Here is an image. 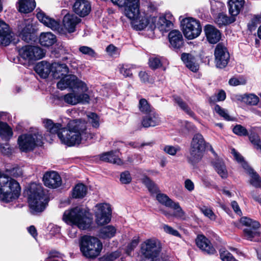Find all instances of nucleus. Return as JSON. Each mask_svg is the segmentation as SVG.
I'll return each mask as SVG.
<instances>
[{
  "mask_svg": "<svg viewBox=\"0 0 261 261\" xmlns=\"http://www.w3.org/2000/svg\"><path fill=\"white\" fill-rule=\"evenodd\" d=\"M43 123L50 134H57L62 143L68 146L79 144L82 140H92L95 137V134L86 128L85 121L80 119L70 120L66 127L60 123H54L50 119L45 120Z\"/></svg>",
  "mask_w": 261,
  "mask_h": 261,
  "instance_id": "1",
  "label": "nucleus"
},
{
  "mask_svg": "<svg viewBox=\"0 0 261 261\" xmlns=\"http://www.w3.org/2000/svg\"><path fill=\"white\" fill-rule=\"evenodd\" d=\"M6 172L7 175L0 172V200L9 202L18 198L21 188L19 183L10 178L8 175L17 177L20 176L22 172L17 165L12 167L7 166Z\"/></svg>",
  "mask_w": 261,
  "mask_h": 261,
  "instance_id": "2",
  "label": "nucleus"
},
{
  "mask_svg": "<svg viewBox=\"0 0 261 261\" xmlns=\"http://www.w3.org/2000/svg\"><path fill=\"white\" fill-rule=\"evenodd\" d=\"M63 220L71 226H76L81 229L89 228L92 222L91 216L86 209L76 206L66 210L63 215Z\"/></svg>",
  "mask_w": 261,
  "mask_h": 261,
  "instance_id": "3",
  "label": "nucleus"
},
{
  "mask_svg": "<svg viewBox=\"0 0 261 261\" xmlns=\"http://www.w3.org/2000/svg\"><path fill=\"white\" fill-rule=\"evenodd\" d=\"M208 144L201 134H195L190 143L188 162L193 165L198 163L202 159Z\"/></svg>",
  "mask_w": 261,
  "mask_h": 261,
  "instance_id": "4",
  "label": "nucleus"
},
{
  "mask_svg": "<svg viewBox=\"0 0 261 261\" xmlns=\"http://www.w3.org/2000/svg\"><path fill=\"white\" fill-rule=\"evenodd\" d=\"M47 202L42 187L40 185L32 183L29 188V203L33 212H41L45 208Z\"/></svg>",
  "mask_w": 261,
  "mask_h": 261,
  "instance_id": "5",
  "label": "nucleus"
},
{
  "mask_svg": "<svg viewBox=\"0 0 261 261\" xmlns=\"http://www.w3.org/2000/svg\"><path fill=\"white\" fill-rule=\"evenodd\" d=\"M80 246V250L85 257L94 258L99 255L102 244L96 238L84 236L81 239Z\"/></svg>",
  "mask_w": 261,
  "mask_h": 261,
  "instance_id": "6",
  "label": "nucleus"
},
{
  "mask_svg": "<svg viewBox=\"0 0 261 261\" xmlns=\"http://www.w3.org/2000/svg\"><path fill=\"white\" fill-rule=\"evenodd\" d=\"M42 136L38 132L24 134L19 136L17 143L19 149L22 152L32 151L37 146L42 144Z\"/></svg>",
  "mask_w": 261,
  "mask_h": 261,
  "instance_id": "7",
  "label": "nucleus"
},
{
  "mask_svg": "<svg viewBox=\"0 0 261 261\" xmlns=\"http://www.w3.org/2000/svg\"><path fill=\"white\" fill-rule=\"evenodd\" d=\"M161 251V246L156 240L148 239L141 244V261H156L154 259L159 256Z\"/></svg>",
  "mask_w": 261,
  "mask_h": 261,
  "instance_id": "8",
  "label": "nucleus"
},
{
  "mask_svg": "<svg viewBox=\"0 0 261 261\" xmlns=\"http://www.w3.org/2000/svg\"><path fill=\"white\" fill-rule=\"evenodd\" d=\"M181 26L185 36L188 39H193L198 37L202 31L200 22L196 19L188 17L180 21Z\"/></svg>",
  "mask_w": 261,
  "mask_h": 261,
  "instance_id": "9",
  "label": "nucleus"
},
{
  "mask_svg": "<svg viewBox=\"0 0 261 261\" xmlns=\"http://www.w3.org/2000/svg\"><path fill=\"white\" fill-rule=\"evenodd\" d=\"M57 87L62 90L68 87L81 89L83 92L88 90L84 82L79 80L75 75L68 74L61 79L57 83Z\"/></svg>",
  "mask_w": 261,
  "mask_h": 261,
  "instance_id": "10",
  "label": "nucleus"
},
{
  "mask_svg": "<svg viewBox=\"0 0 261 261\" xmlns=\"http://www.w3.org/2000/svg\"><path fill=\"white\" fill-rule=\"evenodd\" d=\"M241 223L247 227L244 229L245 238L250 241H256V238L260 235L257 230L260 226L259 223L247 217H242Z\"/></svg>",
  "mask_w": 261,
  "mask_h": 261,
  "instance_id": "11",
  "label": "nucleus"
},
{
  "mask_svg": "<svg viewBox=\"0 0 261 261\" xmlns=\"http://www.w3.org/2000/svg\"><path fill=\"white\" fill-rule=\"evenodd\" d=\"M119 7L124 8V14L128 18H135L140 6L139 0H111Z\"/></svg>",
  "mask_w": 261,
  "mask_h": 261,
  "instance_id": "12",
  "label": "nucleus"
},
{
  "mask_svg": "<svg viewBox=\"0 0 261 261\" xmlns=\"http://www.w3.org/2000/svg\"><path fill=\"white\" fill-rule=\"evenodd\" d=\"M19 55L22 59L28 61L39 60L44 56L41 48L32 45L23 46L19 50Z\"/></svg>",
  "mask_w": 261,
  "mask_h": 261,
  "instance_id": "13",
  "label": "nucleus"
},
{
  "mask_svg": "<svg viewBox=\"0 0 261 261\" xmlns=\"http://www.w3.org/2000/svg\"><path fill=\"white\" fill-rule=\"evenodd\" d=\"M139 6H138V13L134 18H129L133 21L134 28L137 30H142L145 28L147 25H149L150 28H153L154 23L157 20V17L155 16L148 17L144 13H141L140 12Z\"/></svg>",
  "mask_w": 261,
  "mask_h": 261,
  "instance_id": "14",
  "label": "nucleus"
},
{
  "mask_svg": "<svg viewBox=\"0 0 261 261\" xmlns=\"http://www.w3.org/2000/svg\"><path fill=\"white\" fill-rule=\"evenodd\" d=\"M96 221L98 225H104L108 223L111 220V208L107 203H99L96 205Z\"/></svg>",
  "mask_w": 261,
  "mask_h": 261,
  "instance_id": "15",
  "label": "nucleus"
},
{
  "mask_svg": "<svg viewBox=\"0 0 261 261\" xmlns=\"http://www.w3.org/2000/svg\"><path fill=\"white\" fill-rule=\"evenodd\" d=\"M215 62L217 67H226L229 60V54L226 47L222 43H218L215 50Z\"/></svg>",
  "mask_w": 261,
  "mask_h": 261,
  "instance_id": "16",
  "label": "nucleus"
},
{
  "mask_svg": "<svg viewBox=\"0 0 261 261\" xmlns=\"http://www.w3.org/2000/svg\"><path fill=\"white\" fill-rule=\"evenodd\" d=\"M13 33L10 27L4 21H0V45H8L12 41Z\"/></svg>",
  "mask_w": 261,
  "mask_h": 261,
  "instance_id": "17",
  "label": "nucleus"
},
{
  "mask_svg": "<svg viewBox=\"0 0 261 261\" xmlns=\"http://www.w3.org/2000/svg\"><path fill=\"white\" fill-rule=\"evenodd\" d=\"M44 185L51 188H57L62 184V179L59 174L55 171L46 172L43 176Z\"/></svg>",
  "mask_w": 261,
  "mask_h": 261,
  "instance_id": "18",
  "label": "nucleus"
},
{
  "mask_svg": "<svg viewBox=\"0 0 261 261\" xmlns=\"http://www.w3.org/2000/svg\"><path fill=\"white\" fill-rule=\"evenodd\" d=\"M197 246L202 251L208 254L216 253V250L210 241L202 234L197 236L195 240Z\"/></svg>",
  "mask_w": 261,
  "mask_h": 261,
  "instance_id": "19",
  "label": "nucleus"
},
{
  "mask_svg": "<svg viewBox=\"0 0 261 261\" xmlns=\"http://www.w3.org/2000/svg\"><path fill=\"white\" fill-rule=\"evenodd\" d=\"M160 123L161 119L154 110L145 114L141 121L143 127L146 128L155 126Z\"/></svg>",
  "mask_w": 261,
  "mask_h": 261,
  "instance_id": "20",
  "label": "nucleus"
},
{
  "mask_svg": "<svg viewBox=\"0 0 261 261\" xmlns=\"http://www.w3.org/2000/svg\"><path fill=\"white\" fill-rule=\"evenodd\" d=\"M37 11L36 16L39 21L53 30L59 31L60 29V23L58 21L49 17L46 15L44 12L40 10L37 9Z\"/></svg>",
  "mask_w": 261,
  "mask_h": 261,
  "instance_id": "21",
  "label": "nucleus"
},
{
  "mask_svg": "<svg viewBox=\"0 0 261 261\" xmlns=\"http://www.w3.org/2000/svg\"><path fill=\"white\" fill-rule=\"evenodd\" d=\"M204 32L207 40L211 44L217 43L221 39V33L212 25L206 24L205 25Z\"/></svg>",
  "mask_w": 261,
  "mask_h": 261,
  "instance_id": "22",
  "label": "nucleus"
},
{
  "mask_svg": "<svg viewBox=\"0 0 261 261\" xmlns=\"http://www.w3.org/2000/svg\"><path fill=\"white\" fill-rule=\"evenodd\" d=\"M81 20V19L75 14L68 13L64 16L63 23L65 29L69 33H73L75 31V27Z\"/></svg>",
  "mask_w": 261,
  "mask_h": 261,
  "instance_id": "23",
  "label": "nucleus"
},
{
  "mask_svg": "<svg viewBox=\"0 0 261 261\" xmlns=\"http://www.w3.org/2000/svg\"><path fill=\"white\" fill-rule=\"evenodd\" d=\"M74 12L81 17L87 16L91 11V5L87 0H77L73 5Z\"/></svg>",
  "mask_w": 261,
  "mask_h": 261,
  "instance_id": "24",
  "label": "nucleus"
},
{
  "mask_svg": "<svg viewBox=\"0 0 261 261\" xmlns=\"http://www.w3.org/2000/svg\"><path fill=\"white\" fill-rule=\"evenodd\" d=\"M170 45L173 48H180L184 45V41L182 35L178 30H172L168 35Z\"/></svg>",
  "mask_w": 261,
  "mask_h": 261,
  "instance_id": "25",
  "label": "nucleus"
},
{
  "mask_svg": "<svg viewBox=\"0 0 261 261\" xmlns=\"http://www.w3.org/2000/svg\"><path fill=\"white\" fill-rule=\"evenodd\" d=\"M172 15L170 14H166L165 16L160 17L156 23H154L153 28H158L162 32L168 31L172 27Z\"/></svg>",
  "mask_w": 261,
  "mask_h": 261,
  "instance_id": "26",
  "label": "nucleus"
},
{
  "mask_svg": "<svg viewBox=\"0 0 261 261\" xmlns=\"http://www.w3.org/2000/svg\"><path fill=\"white\" fill-rule=\"evenodd\" d=\"M68 72V67L65 64H61L59 62L52 63V74L54 79H61Z\"/></svg>",
  "mask_w": 261,
  "mask_h": 261,
  "instance_id": "27",
  "label": "nucleus"
},
{
  "mask_svg": "<svg viewBox=\"0 0 261 261\" xmlns=\"http://www.w3.org/2000/svg\"><path fill=\"white\" fill-rule=\"evenodd\" d=\"M35 70L41 77L45 79L51 72H52V64L41 61L36 65Z\"/></svg>",
  "mask_w": 261,
  "mask_h": 261,
  "instance_id": "28",
  "label": "nucleus"
},
{
  "mask_svg": "<svg viewBox=\"0 0 261 261\" xmlns=\"http://www.w3.org/2000/svg\"><path fill=\"white\" fill-rule=\"evenodd\" d=\"M181 59L186 66L193 72H196L199 69V65L196 62L195 58L191 54L183 53Z\"/></svg>",
  "mask_w": 261,
  "mask_h": 261,
  "instance_id": "29",
  "label": "nucleus"
},
{
  "mask_svg": "<svg viewBox=\"0 0 261 261\" xmlns=\"http://www.w3.org/2000/svg\"><path fill=\"white\" fill-rule=\"evenodd\" d=\"M229 14L236 18L242 9L244 0H229L228 2Z\"/></svg>",
  "mask_w": 261,
  "mask_h": 261,
  "instance_id": "30",
  "label": "nucleus"
},
{
  "mask_svg": "<svg viewBox=\"0 0 261 261\" xmlns=\"http://www.w3.org/2000/svg\"><path fill=\"white\" fill-rule=\"evenodd\" d=\"M243 167L250 176V184L256 188L260 187L261 178L258 174L245 163H243Z\"/></svg>",
  "mask_w": 261,
  "mask_h": 261,
  "instance_id": "31",
  "label": "nucleus"
},
{
  "mask_svg": "<svg viewBox=\"0 0 261 261\" xmlns=\"http://www.w3.org/2000/svg\"><path fill=\"white\" fill-rule=\"evenodd\" d=\"M57 41L56 37L50 32L42 33L39 37V42L42 46H50Z\"/></svg>",
  "mask_w": 261,
  "mask_h": 261,
  "instance_id": "32",
  "label": "nucleus"
},
{
  "mask_svg": "<svg viewBox=\"0 0 261 261\" xmlns=\"http://www.w3.org/2000/svg\"><path fill=\"white\" fill-rule=\"evenodd\" d=\"M117 152L110 151L104 153L100 155V160L101 161L113 163L114 164L121 165L122 164V160L118 158V155L115 153Z\"/></svg>",
  "mask_w": 261,
  "mask_h": 261,
  "instance_id": "33",
  "label": "nucleus"
},
{
  "mask_svg": "<svg viewBox=\"0 0 261 261\" xmlns=\"http://www.w3.org/2000/svg\"><path fill=\"white\" fill-rule=\"evenodd\" d=\"M19 11L21 13L32 12L36 6L35 0H19Z\"/></svg>",
  "mask_w": 261,
  "mask_h": 261,
  "instance_id": "34",
  "label": "nucleus"
},
{
  "mask_svg": "<svg viewBox=\"0 0 261 261\" xmlns=\"http://www.w3.org/2000/svg\"><path fill=\"white\" fill-rule=\"evenodd\" d=\"M213 164L217 173L222 178H226L227 177L228 172L223 161L221 160H217L213 162Z\"/></svg>",
  "mask_w": 261,
  "mask_h": 261,
  "instance_id": "35",
  "label": "nucleus"
},
{
  "mask_svg": "<svg viewBox=\"0 0 261 261\" xmlns=\"http://www.w3.org/2000/svg\"><path fill=\"white\" fill-rule=\"evenodd\" d=\"M235 21L236 18L234 16L231 15L228 17L226 14L221 13L215 18V22L220 27L231 23Z\"/></svg>",
  "mask_w": 261,
  "mask_h": 261,
  "instance_id": "36",
  "label": "nucleus"
},
{
  "mask_svg": "<svg viewBox=\"0 0 261 261\" xmlns=\"http://www.w3.org/2000/svg\"><path fill=\"white\" fill-rule=\"evenodd\" d=\"M114 227L108 225L101 228L99 232V237L102 239H110L114 237L116 233Z\"/></svg>",
  "mask_w": 261,
  "mask_h": 261,
  "instance_id": "37",
  "label": "nucleus"
},
{
  "mask_svg": "<svg viewBox=\"0 0 261 261\" xmlns=\"http://www.w3.org/2000/svg\"><path fill=\"white\" fill-rule=\"evenodd\" d=\"M87 192V187L82 184H79L74 188L72 196L75 198H82L86 196Z\"/></svg>",
  "mask_w": 261,
  "mask_h": 261,
  "instance_id": "38",
  "label": "nucleus"
},
{
  "mask_svg": "<svg viewBox=\"0 0 261 261\" xmlns=\"http://www.w3.org/2000/svg\"><path fill=\"white\" fill-rule=\"evenodd\" d=\"M247 136H248L249 140L254 147L261 152V140L258 135L251 130Z\"/></svg>",
  "mask_w": 261,
  "mask_h": 261,
  "instance_id": "39",
  "label": "nucleus"
},
{
  "mask_svg": "<svg viewBox=\"0 0 261 261\" xmlns=\"http://www.w3.org/2000/svg\"><path fill=\"white\" fill-rule=\"evenodd\" d=\"M0 136L2 139L7 141L13 135V132L10 127L5 122H3L0 125Z\"/></svg>",
  "mask_w": 261,
  "mask_h": 261,
  "instance_id": "40",
  "label": "nucleus"
},
{
  "mask_svg": "<svg viewBox=\"0 0 261 261\" xmlns=\"http://www.w3.org/2000/svg\"><path fill=\"white\" fill-rule=\"evenodd\" d=\"M174 101L176 102L178 106L180 108V109L185 111L188 115L190 116L193 118H195V114L190 109V108L188 107L187 103L183 101V100L179 97H175Z\"/></svg>",
  "mask_w": 261,
  "mask_h": 261,
  "instance_id": "41",
  "label": "nucleus"
},
{
  "mask_svg": "<svg viewBox=\"0 0 261 261\" xmlns=\"http://www.w3.org/2000/svg\"><path fill=\"white\" fill-rule=\"evenodd\" d=\"M170 208L173 209L174 211L173 214H172L173 216L182 220H185L186 219L185 213L182 210V208L180 207L178 202H174Z\"/></svg>",
  "mask_w": 261,
  "mask_h": 261,
  "instance_id": "42",
  "label": "nucleus"
},
{
  "mask_svg": "<svg viewBox=\"0 0 261 261\" xmlns=\"http://www.w3.org/2000/svg\"><path fill=\"white\" fill-rule=\"evenodd\" d=\"M142 182L147 188L149 191L152 193H157L158 188L155 183L147 176H144L141 179Z\"/></svg>",
  "mask_w": 261,
  "mask_h": 261,
  "instance_id": "43",
  "label": "nucleus"
},
{
  "mask_svg": "<svg viewBox=\"0 0 261 261\" xmlns=\"http://www.w3.org/2000/svg\"><path fill=\"white\" fill-rule=\"evenodd\" d=\"M240 99L242 102L250 105H256L258 102L259 99L257 96L254 94L244 95L240 96Z\"/></svg>",
  "mask_w": 261,
  "mask_h": 261,
  "instance_id": "44",
  "label": "nucleus"
},
{
  "mask_svg": "<svg viewBox=\"0 0 261 261\" xmlns=\"http://www.w3.org/2000/svg\"><path fill=\"white\" fill-rule=\"evenodd\" d=\"M135 68L133 65L122 64L119 65V72L124 77H132L133 75L132 70Z\"/></svg>",
  "mask_w": 261,
  "mask_h": 261,
  "instance_id": "45",
  "label": "nucleus"
},
{
  "mask_svg": "<svg viewBox=\"0 0 261 261\" xmlns=\"http://www.w3.org/2000/svg\"><path fill=\"white\" fill-rule=\"evenodd\" d=\"M138 108L140 112L144 114L154 110V109L150 106L146 99L141 98L140 99Z\"/></svg>",
  "mask_w": 261,
  "mask_h": 261,
  "instance_id": "46",
  "label": "nucleus"
},
{
  "mask_svg": "<svg viewBox=\"0 0 261 261\" xmlns=\"http://www.w3.org/2000/svg\"><path fill=\"white\" fill-rule=\"evenodd\" d=\"M200 212L212 221H215L217 218L216 215L213 212L212 209L206 205H202L199 207Z\"/></svg>",
  "mask_w": 261,
  "mask_h": 261,
  "instance_id": "47",
  "label": "nucleus"
},
{
  "mask_svg": "<svg viewBox=\"0 0 261 261\" xmlns=\"http://www.w3.org/2000/svg\"><path fill=\"white\" fill-rule=\"evenodd\" d=\"M156 199L160 203L168 207H170L174 202L164 194H158L156 195Z\"/></svg>",
  "mask_w": 261,
  "mask_h": 261,
  "instance_id": "48",
  "label": "nucleus"
},
{
  "mask_svg": "<svg viewBox=\"0 0 261 261\" xmlns=\"http://www.w3.org/2000/svg\"><path fill=\"white\" fill-rule=\"evenodd\" d=\"M210 3L211 5V11L213 14H216V13L222 11L224 7V4L219 1L211 0Z\"/></svg>",
  "mask_w": 261,
  "mask_h": 261,
  "instance_id": "49",
  "label": "nucleus"
},
{
  "mask_svg": "<svg viewBox=\"0 0 261 261\" xmlns=\"http://www.w3.org/2000/svg\"><path fill=\"white\" fill-rule=\"evenodd\" d=\"M64 100L67 103L71 105H75L79 103V101L76 99V95L74 93H70L66 94L64 96Z\"/></svg>",
  "mask_w": 261,
  "mask_h": 261,
  "instance_id": "50",
  "label": "nucleus"
},
{
  "mask_svg": "<svg viewBox=\"0 0 261 261\" xmlns=\"http://www.w3.org/2000/svg\"><path fill=\"white\" fill-rule=\"evenodd\" d=\"M220 256L222 261H237L230 252L223 249L220 250Z\"/></svg>",
  "mask_w": 261,
  "mask_h": 261,
  "instance_id": "51",
  "label": "nucleus"
},
{
  "mask_svg": "<svg viewBox=\"0 0 261 261\" xmlns=\"http://www.w3.org/2000/svg\"><path fill=\"white\" fill-rule=\"evenodd\" d=\"M88 121L92 124V126L97 128L99 125V118L98 116L94 113H90L88 115Z\"/></svg>",
  "mask_w": 261,
  "mask_h": 261,
  "instance_id": "52",
  "label": "nucleus"
},
{
  "mask_svg": "<svg viewBox=\"0 0 261 261\" xmlns=\"http://www.w3.org/2000/svg\"><path fill=\"white\" fill-rule=\"evenodd\" d=\"M234 134L239 136H246L248 135L247 130L243 126L237 124L232 129Z\"/></svg>",
  "mask_w": 261,
  "mask_h": 261,
  "instance_id": "53",
  "label": "nucleus"
},
{
  "mask_svg": "<svg viewBox=\"0 0 261 261\" xmlns=\"http://www.w3.org/2000/svg\"><path fill=\"white\" fill-rule=\"evenodd\" d=\"M149 65L153 69H157L162 66V62L160 58L151 57L149 59Z\"/></svg>",
  "mask_w": 261,
  "mask_h": 261,
  "instance_id": "54",
  "label": "nucleus"
},
{
  "mask_svg": "<svg viewBox=\"0 0 261 261\" xmlns=\"http://www.w3.org/2000/svg\"><path fill=\"white\" fill-rule=\"evenodd\" d=\"M215 110L216 113L219 114L221 116L224 118V119L227 121L232 120L231 117L229 115L227 111L225 109H222L219 106L216 105L215 107Z\"/></svg>",
  "mask_w": 261,
  "mask_h": 261,
  "instance_id": "55",
  "label": "nucleus"
},
{
  "mask_svg": "<svg viewBox=\"0 0 261 261\" xmlns=\"http://www.w3.org/2000/svg\"><path fill=\"white\" fill-rule=\"evenodd\" d=\"M80 90L82 91V93H75L76 99L79 101V103H88L90 100V97L89 95L86 93L88 90L85 92H83L81 89Z\"/></svg>",
  "mask_w": 261,
  "mask_h": 261,
  "instance_id": "56",
  "label": "nucleus"
},
{
  "mask_svg": "<svg viewBox=\"0 0 261 261\" xmlns=\"http://www.w3.org/2000/svg\"><path fill=\"white\" fill-rule=\"evenodd\" d=\"M120 256L119 252H114L110 254H107L100 257L99 261H114Z\"/></svg>",
  "mask_w": 261,
  "mask_h": 261,
  "instance_id": "57",
  "label": "nucleus"
},
{
  "mask_svg": "<svg viewBox=\"0 0 261 261\" xmlns=\"http://www.w3.org/2000/svg\"><path fill=\"white\" fill-rule=\"evenodd\" d=\"M120 181L122 184H128L132 181V176L128 171H125L120 174Z\"/></svg>",
  "mask_w": 261,
  "mask_h": 261,
  "instance_id": "58",
  "label": "nucleus"
},
{
  "mask_svg": "<svg viewBox=\"0 0 261 261\" xmlns=\"http://www.w3.org/2000/svg\"><path fill=\"white\" fill-rule=\"evenodd\" d=\"M163 150L170 155H175L177 152L180 150V147L178 146L166 145L164 147Z\"/></svg>",
  "mask_w": 261,
  "mask_h": 261,
  "instance_id": "59",
  "label": "nucleus"
},
{
  "mask_svg": "<svg viewBox=\"0 0 261 261\" xmlns=\"http://www.w3.org/2000/svg\"><path fill=\"white\" fill-rule=\"evenodd\" d=\"M226 98V94L224 91H220L216 95L211 97L210 98V102L215 101H223Z\"/></svg>",
  "mask_w": 261,
  "mask_h": 261,
  "instance_id": "60",
  "label": "nucleus"
},
{
  "mask_svg": "<svg viewBox=\"0 0 261 261\" xmlns=\"http://www.w3.org/2000/svg\"><path fill=\"white\" fill-rule=\"evenodd\" d=\"M139 242L138 237H135L131 242L128 245L126 249V253L129 255L130 253L137 246Z\"/></svg>",
  "mask_w": 261,
  "mask_h": 261,
  "instance_id": "61",
  "label": "nucleus"
},
{
  "mask_svg": "<svg viewBox=\"0 0 261 261\" xmlns=\"http://www.w3.org/2000/svg\"><path fill=\"white\" fill-rule=\"evenodd\" d=\"M79 50L83 54L87 55L92 57L95 56V53L94 50L88 46H81L79 48Z\"/></svg>",
  "mask_w": 261,
  "mask_h": 261,
  "instance_id": "62",
  "label": "nucleus"
},
{
  "mask_svg": "<svg viewBox=\"0 0 261 261\" xmlns=\"http://www.w3.org/2000/svg\"><path fill=\"white\" fill-rule=\"evenodd\" d=\"M163 228L164 231L168 234L173 235L175 237H180V233L177 230L174 229L172 227L168 225H163Z\"/></svg>",
  "mask_w": 261,
  "mask_h": 261,
  "instance_id": "63",
  "label": "nucleus"
},
{
  "mask_svg": "<svg viewBox=\"0 0 261 261\" xmlns=\"http://www.w3.org/2000/svg\"><path fill=\"white\" fill-rule=\"evenodd\" d=\"M32 25L29 23H27L25 21L22 22L21 24L19 25L18 29L19 32L21 33H31Z\"/></svg>",
  "mask_w": 261,
  "mask_h": 261,
  "instance_id": "64",
  "label": "nucleus"
}]
</instances>
